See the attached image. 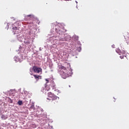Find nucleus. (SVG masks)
<instances>
[{
  "mask_svg": "<svg viewBox=\"0 0 129 129\" xmlns=\"http://www.w3.org/2000/svg\"><path fill=\"white\" fill-rule=\"evenodd\" d=\"M58 100L59 97H57V96L54 95V94L49 92L48 93V98H47V101H52L53 103H55V101Z\"/></svg>",
  "mask_w": 129,
  "mask_h": 129,
  "instance_id": "f257e3e1",
  "label": "nucleus"
},
{
  "mask_svg": "<svg viewBox=\"0 0 129 129\" xmlns=\"http://www.w3.org/2000/svg\"><path fill=\"white\" fill-rule=\"evenodd\" d=\"M65 65H66V69H68L69 70V74L67 75V76H72V70L71 69L70 63L68 62H66Z\"/></svg>",
  "mask_w": 129,
  "mask_h": 129,
  "instance_id": "f03ea898",
  "label": "nucleus"
},
{
  "mask_svg": "<svg viewBox=\"0 0 129 129\" xmlns=\"http://www.w3.org/2000/svg\"><path fill=\"white\" fill-rule=\"evenodd\" d=\"M60 75L62 78L65 79V67H64V66H61L60 67Z\"/></svg>",
  "mask_w": 129,
  "mask_h": 129,
  "instance_id": "7ed1b4c3",
  "label": "nucleus"
},
{
  "mask_svg": "<svg viewBox=\"0 0 129 129\" xmlns=\"http://www.w3.org/2000/svg\"><path fill=\"white\" fill-rule=\"evenodd\" d=\"M32 70H33L34 72L35 73H40V72H42V69L41 68H38L36 66L33 67Z\"/></svg>",
  "mask_w": 129,
  "mask_h": 129,
  "instance_id": "20e7f679",
  "label": "nucleus"
},
{
  "mask_svg": "<svg viewBox=\"0 0 129 129\" xmlns=\"http://www.w3.org/2000/svg\"><path fill=\"white\" fill-rule=\"evenodd\" d=\"M33 76L35 78V79H36V81H39V79H41L42 76H39V75H33Z\"/></svg>",
  "mask_w": 129,
  "mask_h": 129,
  "instance_id": "39448f33",
  "label": "nucleus"
},
{
  "mask_svg": "<svg viewBox=\"0 0 129 129\" xmlns=\"http://www.w3.org/2000/svg\"><path fill=\"white\" fill-rule=\"evenodd\" d=\"M50 86H51V87H52L53 88H55V87H56V84H55V83L54 82V81H51L50 82Z\"/></svg>",
  "mask_w": 129,
  "mask_h": 129,
  "instance_id": "423d86ee",
  "label": "nucleus"
},
{
  "mask_svg": "<svg viewBox=\"0 0 129 129\" xmlns=\"http://www.w3.org/2000/svg\"><path fill=\"white\" fill-rule=\"evenodd\" d=\"M66 77H69V76H67L68 75V74H69V70L68 69H66Z\"/></svg>",
  "mask_w": 129,
  "mask_h": 129,
  "instance_id": "0eeeda50",
  "label": "nucleus"
},
{
  "mask_svg": "<svg viewBox=\"0 0 129 129\" xmlns=\"http://www.w3.org/2000/svg\"><path fill=\"white\" fill-rule=\"evenodd\" d=\"M70 40H71V36L68 35L67 38H66V41H70Z\"/></svg>",
  "mask_w": 129,
  "mask_h": 129,
  "instance_id": "6e6552de",
  "label": "nucleus"
},
{
  "mask_svg": "<svg viewBox=\"0 0 129 129\" xmlns=\"http://www.w3.org/2000/svg\"><path fill=\"white\" fill-rule=\"evenodd\" d=\"M2 119H7L8 117H7V116H6V115H2Z\"/></svg>",
  "mask_w": 129,
  "mask_h": 129,
  "instance_id": "1a4fd4ad",
  "label": "nucleus"
},
{
  "mask_svg": "<svg viewBox=\"0 0 129 129\" xmlns=\"http://www.w3.org/2000/svg\"><path fill=\"white\" fill-rule=\"evenodd\" d=\"M18 103L19 105H22V104H23V101H19L18 102Z\"/></svg>",
  "mask_w": 129,
  "mask_h": 129,
  "instance_id": "9d476101",
  "label": "nucleus"
},
{
  "mask_svg": "<svg viewBox=\"0 0 129 129\" xmlns=\"http://www.w3.org/2000/svg\"><path fill=\"white\" fill-rule=\"evenodd\" d=\"M46 90H45V91L46 90V91H49V90H50V88L48 86H46L45 87Z\"/></svg>",
  "mask_w": 129,
  "mask_h": 129,
  "instance_id": "9b49d317",
  "label": "nucleus"
},
{
  "mask_svg": "<svg viewBox=\"0 0 129 129\" xmlns=\"http://www.w3.org/2000/svg\"><path fill=\"white\" fill-rule=\"evenodd\" d=\"M45 81L46 82L45 83V84H48V83H49V79H45Z\"/></svg>",
  "mask_w": 129,
  "mask_h": 129,
  "instance_id": "f8f14e48",
  "label": "nucleus"
},
{
  "mask_svg": "<svg viewBox=\"0 0 129 129\" xmlns=\"http://www.w3.org/2000/svg\"><path fill=\"white\" fill-rule=\"evenodd\" d=\"M13 30H18V27H14L13 28Z\"/></svg>",
  "mask_w": 129,
  "mask_h": 129,
  "instance_id": "ddd939ff",
  "label": "nucleus"
},
{
  "mask_svg": "<svg viewBox=\"0 0 129 129\" xmlns=\"http://www.w3.org/2000/svg\"><path fill=\"white\" fill-rule=\"evenodd\" d=\"M120 59H123V56H120Z\"/></svg>",
  "mask_w": 129,
  "mask_h": 129,
  "instance_id": "4468645a",
  "label": "nucleus"
},
{
  "mask_svg": "<svg viewBox=\"0 0 129 129\" xmlns=\"http://www.w3.org/2000/svg\"><path fill=\"white\" fill-rule=\"evenodd\" d=\"M31 16H32V15H27V17H31Z\"/></svg>",
  "mask_w": 129,
  "mask_h": 129,
  "instance_id": "2eb2a0df",
  "label": "nucleus"
},
{
  "mask_svg": "<svg viewBox=\"0 0 129 129\" xmlns=\"http://www.w3.org/2000/svg\"><path fill=\"white\" fill-rule=\"evenodd\" d=\"M55 103H57V102H58V101H55Z\"/></svg>",
  "mask_w": 129,
  "mask_h": 129,
  "instance_id": "dca6fc26",
  "label": "nucleus"
},
{
  "mask_svg": "<svg viewBox=\"0 0 129 129\" xmlns=\"http://www.w3.org/2000/svg\"><path fill=\"white\" fill-rule=\"evenodd\" d=\"M76 3H77V1H76Z\"/></svg>",
  "mask_w": 129,
  "mask_h": 129,
  "instance_id": "f3484780",
  "label": "nucleus"
}]
</instances>
